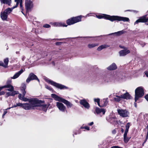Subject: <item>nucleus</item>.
Wrapping results in <instances>:
<instances>
[{
  "label": "nucleus",
  "mask_w": 148,
  "mask_h": 148,
  "mask_svg": "<svg viewBox=\"0 0 148 148\" xmlns=\"http://www.w3.org/2000/svg\"><path fill=\"white\" fill-rule=\"evenodd\" d=\"M96 16L97 18L99 19L104 18L112 22L114 21H122L123 22H128L130 21L129 19L128 18L117 16H111L107 14H103V15H96Z\"/></svg>",
  "instance_id": "1"
},
{
  "label": "nucleus",
  "mask_w": 148,
  "mask_h": 148,
  "mask_svg": "<svg viewBox=\"0 0 148 148\" xmlns=\"http://www.w3.org/2000/svg\"><path fill=\"white\" fill-rule=\"evenodd\" d=\"M38 100L32 99L29 100L28 103H23V108L25 110L33 109L38 106Z\"/></svg>",
  "instance_id": "2"
},
{
  "label": "nucleus",
  "mask_w": 148,
  "mask_h": 148,
  "mask_svg": "<svg viewBox=\"0 0 148 148\" xmlns=\"http://www.w3.org/2000/svg\"><path fill=\"white\" fill-rule=\"evenodd\" d=\"M51 96L53 98H54L55 100L62 102L64 103L66 105L67 108H71L73 106V104L69 101L64 99L58 97L55 94H52Z\"/></svg>",
  "instance_id": "3"
},
{
  "label": "nucleus",
  "mask_w": 148,
  "mask_h": 148,
  "mask_svg": "<svg viewBox=\"0 0 148 148\" xmlns=\"http://www.w3.org/2000/svg\"><path fill=\"white\" fill-rule=\"evenodd\" d=\"M144 95V90L142 87H139L135 90V101L136 102L138 99Z\"/></svg>",
  "instance_id": "4"
},
{
  "label": "nucleus",
  "mask_w": 148,
  "mask_h": 148,
  "mask_svg": "<svg viewBox=\"0 0 148 148\" xmlns=\"http://www.w3.org/2000/svg\"><path fill=\"white\" fill-rule=\"evenodd\" d=\"M46 81L47 82L51 84V85L60 89H68V88L67 87L61 84L57 83L51 80L46 79Z\"/></svg>",
  "instance_id": "5"
},
{
  "label": "nucleus",
  "mask_w": 148,
  "mask_h": 148,
  "mask_svg": "<svg viewBox=\"0 0 148 148\" xmlns=\"http://www.w3.org/2000/svg\"><path fill=\"white\" fill-rule=\"evenodd\" d=\"M81 21V17L80 16H78L68 19L66 21V23L69 25H71Z\"/></svg>",
  "instance_id": "6"
},
{
  "label": "nucleus",
  "mask_w": 148,
  "mask_h": 148,
  "mask_svg": "<svg viewBox=\"0 0 148 148\" xmlns=\"http://www.w3.org/2000/svg\"><path fill=\"white\" fill-rule=\"evenodd\" d=\"M118 114L121 116L123 117H127L129 116V112L127 110L122 109H118L117 110Z\"/></svg>",
  "instance_id": "7"
},
{
  "label": "nucleus",
  "mask_w": 148,
  "mask_h": 148,
  "mask_svg": "<svg viewBox=\"0 0 148 148\" xmlns=\"http://www.w3.org/2000/svg\"><path fill=\"white\" fill-rule=\"evenodd\" d=\"M25 5L27 11H29L33 7L32 2L31 0H26L25 1Z\"/></svg>",
  "instance_id": "8"
},
{
  "label": "nucleus",
  "mask_w": 148,
  "mask_h": 148,
  "mask_svg": "<svg viewBox=\"0 0 148 148\" xmlns=\"http://www.w3.org/2000/svg\"><path fill=\"white\" fill-rule=\"evenodd\" d=\"M34 79L37 80L39 82H40L39 79L33 73H31L29 74V77L26 80V82L28 83L31 80Z\"/></svg>",
  "instance_id": "9"
},
{
  "label": "nucleus",
  "mask_w": 148,
  "mask_h": 148,
  "mask_svg": "<svg viewBox=\"0 0 148 148\" xmlns=\"http://www.w3.org/2000/svg\"><path fill=\"white\" fill-rule=\"evenodd\" d=\"M148 22V17L146 18V16H144L140 17L134 23V25L138 24L139 23H146Z\"/></svg>",
  "instance_id": "10"
},
{
  "label": "nucleus",
  "mask_w": 148,
  "mask_h": 148,
  "mask_svg": "<svg viewBox=\"0 0 148 148\" xmlns=\"http://www.w3.org/2000/svg\"><path fill=\"white\" fill-rule=\"evenodd\" d=\"M38 103H37L38 106H37L36 107H39V109H40L46 112L47 109V108L48 107V106L45 104V105H41L40 103H41L42 101L38 100Z\"/></svg>",
  "instance_id": "11"
},
{
  "label": "nucleus",
  "mask_w": 148,
  "mask_h": 148,
  "mask_svg": "<svg viewBox=\"0 0 148 148\" xmlns=\"http://www.w3.org/2000/svg\"><path fill=\"white\" fill-rule=\"evenodd\" d=\"M56 106L62 112H64L66 110V107L62 103L57 102Z\"/></svg>",
  "instance_id": "12"
},
{
  "label": "nucleus",
  "mask_w": 148,
  "mask_h": 148,
  "mask_svg": "<svg viewBox=\"0 0 148 148\" xmlns=\"http://www.w3.org/2000/svg\"><path fill=\"white\" fill-rule=\"evenodd\" d=\"M106 112L105 110L103 108H100L98 107H96L95 110V114H100L102 113V115L105 114Z\"/></svg>",
  "instance_id": "13"
},
{
  "label": "nucleus",
  "mask_w": 148,
  "mask_h": 148,
  "mask_svg": "<svg viewBox=\"0 0 148 148\" xmlns=\"http://www.w3.org/2000/svg\"><path fill=\"white\" fill-rule=\"evenodd\" d=\"M130 53V51L127 49L122 50L119 52V56H125Z\"/></svg>",
  "instance_id": "14"
},
{
  "label": "nucleus",
  "mask_w": 148,
  "mask_h": 148,
  "mask_svg": "<svg viewBox=\"0 0 148 148\" xmlns=\"http://www.w3.org/2000/svg\"><path fill=\"white\" fill-rule=\"evenodd\" d=\"M79 103L82 105H83L85 108L88 109L90 107L89 104L86 101L85 99L80 100Z\"/></svg>",
  "instance_id": "15"
},
{
  "label": "nucleus",
  "mask_w": 148,
  "mask_h": 148,
  "mask_svg": "<svg viewBox=\"0 0 148 148\" xmlns=\"http://www.w3.org/2000/svg\"><path fill=\"white\" fill-rule=\"evenodd\" d=\"M15 1L16 2V4L13 7V9H14L17 7L18 4H20V6L22 10H23V7L22 5V0H15Z\"/></svg>",
  "instance_id": "16"
},
{
  "label": "nucleus",
  "mask_w": 148,
  "mask_h": 148,
  "mask_svg": "<svg viewBox=\"0 0 148 148\" xmlns=\"http://www.w3.org/2000/svg\"><path fill=\"white\" fill-rule=\"evenodd\" d=\"M108 121L111 123L115 125L117 123L116 118L115 117H110Z\"/></svg>",
  "instance_id": "17"
},
{
  "label": "nucleus",
  "mask_w": 148,
  "mask_h": 148,
  "mask_svg": "<svg viewBox=\"0 0 148 148\" xmlns=\"http://www.w3.org/2000/svg\"><path fill=\"white\" fill-rule=\"evenodd\" d=\"M121 97L122 98L126 99H131V96L127 92H126L123 95H121Z\"/></svg>",
  "instance_id": "18"
},
{
  "label": "nucleus",
  "mask_w": 148,
  "mask_h": 148,
  "mask_svg": "<svg viewBox=\"0 0 148 148\" xmlns=\"http://www.w3.org/2000/svg\"><path fill=\"white\" fill-rule=\"evenodd\" d=\"M52 25H53L54 26L56 27H66L67 25H66L64 23H63L61 22H56L51 23Z\"/></svg>",
  "instance_id": "19"
},
{
  "label": "nucleus",
  "mask_w": 148,
  "mask_h": 148,
  "mask_svg": "<svg viewBox=\"0 0 148 148\" xmlns=\"http://www.w3.org/2000/svg\"><path fill=\"white\" fill-rule=\"evenodd\" d=\"M24 71L23 69H21L20 71L15 73L13 77L11 78L12 79H15L18 78L19 75L23 72Z\"/></svg>",
  "instance_id": "20"
},
{
  "label": "nucleus",
  "mask_w": 148,
  "mask_h": 148,
  "mask_svg": "<svg viewBox=\"0 0 148 148\" xmlns=\"http://www.w3.org/2000/svg\"><path fill=\"white\" fill-rule=\"evenodd\" d=\"M127 132H125L123 135L124 141L125 143H127L130 138V137L127 136Z\"/></svg>",
  "instance_id": "21"
},
{
  "label": "nucleus",
  "mask_w": 148,
  "mask_h": 148,
  "mask_svg": "<svg viewBox=\"0 0 148 148\" xmlns=\"http://www.w3.org/2000/svg\"><path fill=\"white\" fill-rule=\"evenodd\" d=\"M18 97L19 99H20L21 100L24 101H28L29 102V100H31L32 99H29L26 98L25 97H23V95L22 97V95L20 94L18 95Z\"/></svg>",
  "instance_id": "22"
},
{
  "label": "nucleus",
  "mask_w": 148,
  "mask_h": 148,
  "mask_svg": "<svg viewBox=\"0 0 148 148\" xmlns=\"http://www.w3.org/2000/svg\"><path fill=\"white\" fill-rule=\"evenodd\" d=\"M109 47V45H103L98 47L97 48V49L98 51H100L102 49L106 48Z\"/></svg>",
  "instance_id": "23"
},
{
  "label": "nucleus",
  "mask_w": 148,
  "mask_h": 148,
  "mask_svg": "<svg viewBox=\"0 0 148 148\" xmlns=\"http://www.w3.org/2000/svg\"><path fill=\"white\" fill-rule=\"evenodd\" d=\"M4 87H5V88H8V89L7 90L10 91H12L14 90L13 87L10 84H8L6 85H5L4 86Z\"/></svg>",
  "instance_id": "24"
},
{
  "label": "nucleus",
  "mask_w": 148,
  "mask_h": 148,
  "mask_svg": "<svg viewBox=\"0 0 148 148\" xmlns=\"http://www.w3.org/2000/svg\"><path fill=\"white\" fill-rule=\"evenodd\" d=\"M26 88V85L25 84H23L21 89V90L22 91L23 97H25V95L26 92L25 91V89Z\"/></svg>",
  "instance_id": "25"
},
{
  "label": "nucleus",
  "mask_w": 148,
  "mask_h": 148,
  "mask_svg": "<svg viewBox=\"0 0 148 148\" xmlns=\"http://www.w3.org/2000/svg\"><path fill=\"white\" fill-rule=\"evenodd\" d=\"M13 9V8H8L5 10L3 12H4L5 14H6L8 16V15L12 12Z\"/></svg>",
  "instance_id": "26"
},
{
  "label": "nucleus",
  "mask_w": 148,
  "mask_h": 148,
  "mask_svg": "<svg viewBox=\"0 0 148 148\" xmlns=\"http://www.w3.org/2000/svg\"><path fill=\"white\" fill-rule=\"evenodd\" d=\"M1 17L2 19L3 20H6L8 16L3 12L1 13Z\"/></svg>",
  "instance_id": "27"
},
{
  "label": "nucleus",
  "mask_w": 148,
  "mask_h": 148,
  "mask_svg": "<svg viewBox=\"0 0 148 148\" xmlns=\"http://www.w3.org/2000/svg\"><path fill=\"white\" fill-rule=\"evenodd\" d=\"M98 44L97 43H90L88 45V47L89 48L91 49L98 46Z\"/></svg>",
  "instance_id": "28"
},
{
  "label": "nucleus",
  "mask_w": 148,
  "mask_h": 148,
  "mask_svg": "<svg viewBox=\"0 0 148 148\" xmlns=\"http://www.w3.org/2000/svg\"><path fill=\"white\" fill-rule=\"evenodd\" d=\"M1 3L10 5L11 2V0H0Z\"/></svg>",
  "instance_id": "29"
},
{
  "label": "nucleus",
  "mask_w": 148,
  "mask_h": 148,
  "mask_svg": "<svg viewBox=\"0 0 148 148\" xmlns=\"http://www.w3.org/2000/svg\"><path fill=\"white\" fill-rule=\"evenodd\" d=\"M117 68L116 65H110L107 68V69L109 70H112L116 69Z\"/></svg>",
  "instance_id": "30"
},
{
  "label": "nucleus",
  "mask_w": 148,
  "mask_h": 148,
  "mask_svg": "<svg viewBox=\"0 0 148 148\" xmlns=\"http://www.w3.org/2000/svg\"><path fill=\"white\" fill-rule=\"evenodd\" d=\"M125 32L123 30H121L116 32H115L114 33H112L111 34H115L117 36H120L123 34Z\"/></svg>",
  "instance_id": "31"
},
{
  "label": "nucleus",
  "mask_w": 148,
  "mask_h": 148,
  "mask_svg": "<svg viewBox=\"0 0 148 148\" xmlns=\"http://www.w3.org/2000/svg\"><path fill=\"white\" fill-rule=\"evenodd\" d=\"M130 123H127L126 126V129L125 130V132H128V131L130 127Z\"/></svg>",
  "instance_id": "32"
},
{
  "label": "nucleus",
  "mask_w": 148,
  "mask_h": 148,
  "mask_svg": "<svg viewBox=\"0 0 148 148\" xmlns=\"http://www.w3.org/2000/svg\"><path fill=\"white\" fill-rule=\"evenodd\" d=\"M108 99L107 98L106 99H104L103 100V106H106L107 104L108 103V101L107 100Z\"/></svg>",
  "instance_id": "33"
},
{
  "label": "nucleus",
  "mask_w": 148,
  "mask_h": 148,
  "mask_svg": "<svg viewBox=\"0 0 148 148\" xmlns=\"http://www.w3.org/2000/svg\"><path fill=\"white\" fill-rule=\"evenodd\" d=\"M18 92L17 91L13 90L12 92V96H14L15 95L18 94Z\"/></svg>",
  "instance_id": "34"
},
{
  "label": "nucleus",
  "mask_w": 148,
  "mask_h": 148,
  "mask_svg": "<svg viewBox=\"0 0 148 148\" xmlns=\"http://www.w3.org/2000/svg\"><path fill=\"white\" fill-rule=\"evenodd\" d=\"M121 98H122L121 97V96L120 97L117 98H114V100L115 101H116L119 102L120 101Z\"/></svg>",
  "instance_id": "35"
},
{
  "label": "nucleus",
  "mask_w": 148,
  "mask_h": 148,
  "mask_svg": "<svg viewBox=\"0 0 148 148\" xmlns=\"http://www.w3.org/2000/svg\"><path fill=\"white\" fill-rule=\"evenodd\" d=\"M8 62L9 60L8 58H6L4 59V63L5 65H8Z\"/></svg>",
  "instance_id": "36"
},
{
  "label": "nucleus",
  "mask_w": 148,
  "mask_h": 148,
  "mask_svg": "<svg viewBox=\"0 0 148 148\" xmlns=\"http://www.w3.org/2000/svg\"><path fill=\"white\" fill-rule=\"evenodd\" d=\"M12 92H7L6 94V97H8L9 96H12Z\"/></svg>",
  "instance_id": "37"
},
{
  "label": "nucleus",
  "mask_w": 148,
  "mask_h": 148,
  "mask_svg": "<svg viewBox=\"0 0 148 148\" xmlns=\"http://www.w3.org/2000/svg\"><path fill=\"white\" fill-rule=\"evenodd\" d=\"M43 27L45 28H49L50 27V25L48 24H45L43 25Z\"/></svg>",
  "instance_id": "38"
},
{
  "label": "nucleus",
  "mask_w": 148,
  "mask_h": 148,
  "mask_svg": "<svg viewBox=\"0 0 148 148\" xmlns=\"http://www.w3.org/2000/svg\"><path fill=\"white\" fill-rule=\"evenodd\" d=\"M45 88H47V89L50 90H52V88L50 87V86H49L48 85H45Z\"/></svg>",
  "instance_id": "39"
},
{
  "label": "nucleus",
  "mask_w": 148,
  "mask_h": 148,
  "mask_svg": "<svg viewBox=\"0 0 148 148\" xmlns=\"http://www.w3.org/2000/svg\"><path fill=\"white\" fill-rule=\"evenodd\" d=\"M23 103H17L16 104H17V106H21L23 108Z\"/></svg>",
  "instance_id": "40"
},
{
  "label": "nucleus",
  "mask_w": 148,
  "mask_h": 148,
  "mask_svg": "<svg viewBox=\"0 0 148 148\" xmlns=\"http://www.w3.org/2000/svg\"><path fill=\"white\" fill-rule=\"evenodd\" d=\"M7 113V111L6 110H5L4 111L3 113V114L2 115V118H4V116L5 115V114Z\"/></svg>",
  "instance_id": "41"
},
{
  "label": "nucleus",
  "mask_w": 148,
  "mask_h": 148,
  "mask_svg": "<svg viewBox=\"0 0 148 148\" xmlns=\"http://www.w3.org/2000/svg\"><path fill=\"white\" fill-rule=\"evenodd\" d=\"M94 101L95 102H97V103H98L100 101V99H99L97 98V99H94Z\"/></svg>",
  "instance_id": "42"
},
{
  "label": "nucleus",
  "mask_w": 148,
  "mask_h": 148,
  "mask_svg": "<svg viewBox=\"0 0 148 148\" xmlns=\"http://www.w3.org/2000/svg\"><path fill=\"white\" fill-rule=\"evenodd\" d=\"M84 128L85 129L88 130H90L89 127L88 126L85 127H84Z\"/></svg>",
  "instance_id": "43"
},
{
  "label": "nucleus",
  "mask_w": 148,
  "mask_h": 148,
  "mask_svg": "<svg viewBox=\"0 0 148 148\" xmlns=\"http://www.w3.org/2000/svg\"><path fill=\"white\" fill-rule=\"evenodd\" d=\"M145 98L148 101V94L145 96Z\"/></svg>",
  "instance_id": "44"
},
{
  "label": "nucleus",
  "mask_w": 148,
  "mask_h": 148,
  "mask_svg": "<svg viewBox=\"0 0 148 148\" xmlns=\"http://www.w3.org/2000/svg\"><path fill=\"white\" fill-rule=\"evenodd\" d=\"M145 74L146 76L148 77V71H146L145 72Z\"/></svg>",
  "instance_id": "45"
},
{
  "label": "nucleus",
  "mask_w": 148,
  "mask_h": 148,
  "mask_svg": "<svg viewBox=\"0 0 148 148\" xmlns=\"http://www.w3.org/2000/svg\"><path fill=\"white\" fill-rule=\"evenodd\" d=\"M111 148H122L118 146H113V147H112Z\"/></svg>",
  "instance_id": "46"
},
{
  "label": "nucleus",
  "mask_w": 148,
  "mask_h": 148,
  "mask_svg": "<svg viewBox=\"0 0 148 148\" xmlns=\"http://www.w3.org/2000/svg\"><path fill=\"white\" fill-rule=\"evenodd\" d=\"M61 43V42H58L56 43V45H60Z\"/></svg>",
  "instance_id": "47"
},
{
  "label": "nucleus",
  "mask_w": 148,
  "mask_h": 148,
  "mask_svg": "<svg viewBox=\"0 0 148 148\" xmlns=\"http://www.w3.org/2000/svg\"><path fill=\"white\" fill-rule=\"evenodd\" d=\"M5 93V92L3 91H1L0 92V95H3Z\"/></svg>",
  "instance_id": "48"
},
{
  "label": "nucleus",
  "mask_w": 148,
  "mask_h": 148,
  "mask_svg": "<svg viewBox=\"0 0 148 148\" xmlns=\"http://www.w3.org/2000/svg\"><path fill=\"white\" fill-rule=\"evenodd\" d=\"M93 124V122H91L88 124V125H89L91 126Z\"/></svg>",
  "instance_id": "49"
},
{
  "label": "nucleus",
  "mask_w": 148,
  "mask_h": 148,
  "mask_svg": "<svg viewBox=\"0 0 148 148\" xmlns=\"http://www.w3.org/2000/svg\"><path fill=\"white\" fill-rule=\"evenodd\" d=\"M2 66H3L4 68H6L8 67V65H1Z\"/></svg>",
  "instance_id": "50"
},
{
  "label": "nucleus",
  "mask_w": 148,
  "mask_h": 148,
  "mask_svg": "<svg viewBox=\"0 0 148 148\" xmlns=\"http://www.w3.org/2000/svg\"><path fill=\"white\" fill-rule=\"evenodd\" d=\"M146 140H147L148 138V131H147V134L146 135Z\"/></svg>",
  "instance_id": "51"
},
{
  "label": "nucleus",
  "mask_w": 148,
  "mask_h": 148,
  "mask_svg": "<svg viewBox=\"0 0 148 148\" xmlns=\"http://www.w3.org/2000/svg\"><path fill=\"white\" fill-rule=\"evenodd\" d=\"M120 47L122 49H125V47L124 46H120Z\"/></svg>",
  "instance_id": "52"
},
{
  "label": "nucleus",
  "mask_w": 148,
  "mask_h": 148,
  "mask_svg": "<svg viewBox=\"0 0 148 148\" xmlns=\"http://www.w3.org/2000/svg\"><path fill=\"white\" fill-rule=\"evenodd\" d=\"M5 88V87H4V86L0 87V91L2 89V88Z\"/></svg>",
  "instance_id": "53"
},
{
  "label": "nucleus",
  "mask_w": 148,
  "mask_h": 148,
  "mask_svg": "<svg viewBox=\"0 0 148 148\" xmlns=\"http://www.w3.org/2000/svg\"><path fill=\"white\" fill-rule=\"evenodd\" d=\"M97 103V104H98V105L99 107H103V105H102V106H100V104H99V102Z\"/></svg>",
  "instance_id": "54"
},
{
  "label": "nucleus",
  "mask_w": 148,
  "mask_h": 148,
  "mask_svg": "<svg viewBox=\"0 0 148 148\" xmlns=\"http://www.w3.org/2000/svg\"><path fill=\"white\" fill-rule=\"evenodd\" d=\"M121 131L122 133H123L124 131V130L122 128H121Z\"/></svg>",
  "instance_id": "55"
},
{
  "label": "nucleus",
  "mask_w": 148,
  "mask_h": 148,
  "mask_svg": "<svg viewBox=\"0 0 148 148\" xmlns=\"http://www.w3.org/2000/svg\"><path fill=\"white\" fill-rule=\"evenodd\" d=\"M115 96L116 97V98H117V97H120V96H118V95H117V93H116V95H115Z\"/></svg>",
  "instance_id": "56"
},
{
  "label": "nucleus",
  "mask_w": 148,
  "mask_h": 148,
  "mask_svg": "<svg viewBox=\"0 0 148 148\" xmlns=\"http://www.w3.org/2000/svg\"><path fill=\"white\" fill-rule=\"evenodd\" d=\"M112 132L113 134H115L116 132V131L115 130H114Z\"/></svg>",
  "instance_id": "57"
},
{
  "label": "nucleus",
  "mask_w": 148,
  "mask_h": 148,
  "mask_svg": "<svg viewBox=\"0 0 148 148\" xmlns=\"http://www.w3.org/2000/svg\"><path fill=\"white\" fill-rule=\"evenodd\" d=\"M3 63L2 61H0V65H3Z\"/></svg>",
  "instance_id": "58"
},
{
  "label": "nucleus",
  "mask_w": 148,
  "mask_h": 148,
  "mask_svg": "<svg viewBox=\"0 0 148 148\" xmlns=\"http://www.w3.org/2000/svg\"><path fill=\"white\" fill-rule=\"evenodd\" d=\"M147 140H146V138H145V140L144 141V142L143 144H144L146 142Z\"/></svg>",
  "instance_id": "59"
},
{
  "label": "nucleus",
  "mask_w": 148,
  "mask_h": 148,
  "mask_svg": "<svg viewBox=\"0 0 148 148\" xmlns=\"http://www.w3.org/2000/svg\"><path fill=\"white\" fill-rule=\"evenodd\" d=\"M134 105L136 107V103H134Z\"/></svg>",
  "instance_id": "60"
},
{
  "label": "nucleus",
  "mask_w": 148,
  "mask_h": 148,
  "mask_svg": "<svg viewBox=\"0 0 148 148\" xmlns=\"http://www.w3.org/2000/svg\"><path fill=\"white\" fill-rule=\"evenodd\" d=\"M25 57H23V58H22V60H24L25 59Z\"/></svg>",
  "instance_id": "61"
},
{
  "label": "nucleus",
  "mask_w": 148,
  "mask_h": 148,
  "mask_svg": "<svg viewBox=\"0 0 148 148\" xmlns=\"http://www.w3.org/2000/svg\"><path fill=\"white\" fill-rule=\"evenodd\" d=\"M17 106V105H14V107H16Z\"/></svg>",
  "instance_id": "62"
},
{
  "label": "nucleus",
  "mask_w": 148,
  "mask_h": 148,
  "mask_svg": "<svg viewBox=\"0 0 148 148\" xmlns=\"http://www.w3.org/2000/svg\"><path fill=\"white\" fill-rule=\"evenodd\" d=\"M23 10H21V12H22V13L23 14H24V13H23Z\"/></svg>",
  "instance_id": "63"
},
{
  "label": "nucleus",
  "mask_w": 148,
  "mask_h": 148,
  "mask_svg": "<svg viewBox=\"0 0 148 148\" xmlns=\"http://www.w3.org/2000/svg\"><path fill=\"white\" fill-rule=\"evenodd\" d=\"M112 65H115V64L114 63H113V64H112Z\"/></svg>",
  "instance_id": "64"
}]
</instances>
